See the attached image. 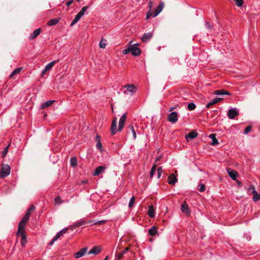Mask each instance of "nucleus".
<instances>
[{
  "mask_svg": "<svg viewBox=\"0 0 260 260\" xmlns=\"http://www.w3.org/2000/svg\"><path fill=\"white\" fill-rule=\"evenodd\" d=\"M41 29L40 28H38L35 30L32 34H30L29 36V39L32 40L38 36L41 33Z\"/></svg>",
  "mask_w": 260,
  "mask_h": 260,
  "instance_id": "14",
  "label": "nucleus"
},
{
  "mask_svg": "<svg viewBox=\"0 0 260 260\" xmlns=\"http://www.w3.org/2000/svg\"><path fill=\"white\" fill-rule=\"evenodd\" d=\"M214 94L219 95H231V93L224 89H218L214 91Z\"/></svg>",
  "mask_w": 260,
  "mask_h": 260,
  "instance_id": "13",
  "label": "nucleus"
},
{
  "mask_svg": "<svg viewBox=\"0 0 260 260\" xmlns=\"http://www.w3.org/2000/svg\"><path fill=\"white\" fill-rule=\"evenodd\" d=\"M177 116H178V114H177V112H172L168 115V117L167 118L168 120L170 122L174 123L176 122L178 120Z\"/></svg>",
  "mask_w": 260,
  "mask_h": 260,
  "instance_id": "3",
  "label": "nucleus"
},
{
  "mask_svg": "<svg viewBox=\"0 0 260 260\" xmlns=\"http://www.w3.org/2000/svg\"><path fill=\"white\" fill-rule=\"evenodd\" d=\"M135 201V197L133 196L131 198V199L129 201V204H128V207L129 208H132L133 206Z\"/></svg>",
  "mask_w": 260,
  "mask_h": 260,
  "instance_id": "36",
  "label": "nucleus"
},
{
  "mask_svg": "<svg viewBox=\"0 0 260 260\" xmlns=\"http://www.w3.org/2000/svg\"><path fill=\"white\" fill-rule=\"evenodd\" d=\"M250 190H251V191L255 190V188L253 186H251V187L249 188Z\"/></svg>",
  "mask_w": 260,
  "mask_h": 260,
  "instance_id": "63",
  "label": "nucleus"
},
{
  "mask_svg": "<svg viewBox=\"0 0 260 260\" xmlns=\"http://www.w3.org/2000/svg\"><path fill=\"white\" fill-rule=\"evenodd\" d=\"M62 235V234H60V233L59 232L56 234V235L54 237L53 239L56 241Z\"/></svg>",
  "mask_w": 260,
  "mask_h": 260,
  "instance_id": "47",
  "label": "nucleus"
},
{
  "mask_svg": "<svg viewBox=\"0 0 260 260\" xmlns=\"http://www.w3.org/2000/svg\"><path fill=\"white\" fill-rule=\"evenodd\" d=\"M8 149H9V146H6L4 148V149L2 152V156L3 157H5L6 156V155L7 154V153L8 151Z\"/></svg>",
  "mask_w": 260,
  "mask_h": 260,
  "instance_id": "41",
  "label": "nucleus"
},
{
  "mask_svg": "<svg viewBox=\"0 0 260 260\" xmlns=\"http://www.w3.org/2000/svg\"><path fill=\"white\" fill-rule=\"evenodd\" d=\"M154 0H150L149 2L148 7L149 10H151L153 7V4H154Z\"/></svg>",
  "mask_w": 260,
  "mask_h": 260,
  "instance_id": "44",
  "label": "nucleus"
},
{
  "mask_svg": "<svg viewBox=\"0 0 260 260\" xmlns=\"http://www.w3.org/2000/svg\"><path fill=\"white\" fill-rule=\"evenodd\" d=\"M54 102H55V100L47 101L43 103L41 105V108L45 109V108L50 106V105H51Z\"/></svg>",
  "mask_w": 260,
  "mask_h": 260,
  "instance_id": "20",
  "label": "nucleus"
},
{
  "mask_svg": "<svg viewBox=\"0 0 260 260\" xmlns=\"http://www.w3.org/2000/svg\"><path fill=\"white\" fill-rule=\"evenodd\" d=\"M74 2V0H69V1H68L66 3V5L67 6L69 7L71 5H72Z\"/></svg>",
  "mask_w": 260,
  "mask_h": 260,
  "instance_id": "55",
  "label": "nucleus"
},
{
  "mask_svg": "<svg viewBox=\"0 0 260 260\" xmlns=\"http://www.w3.org/2000/svg\"><path fill=\"white\" fill-rule=\"evenodd\" d=\"M148 214L151 217H153L155 216V211H154L153 205H151V206H149Z\"/></svg>",
  "mask_w": 260,
  "mask_h": 260,
  "instance_id": "24",
  "label": "nucleus"
},
{
  "mask_svg": "<svg viewBox=\"0 0 260 260\" xmlns=\"http://www.w3.org/2000/svg\"><path fill=\"white\" fill-rule=\"evenodd\" d=\"M164 7V4L163 2H160L158 6L156 9L155 10L154 14L153 15V17L156 16L157 15L159 14V13L162 10Z\"/></svg>",
  "mask_w": 260,
  "mask_h": 260,
  "instance_id": "11",
  "label": "nucleus"
},
{
  "mask_svg": "<svg viewBox=\"0 0 260 260\" xmlns=\"http://www.w3.org/2000/svg\"><path fill=\"white\" fill-rule=\"evenodd\" d=\"M199 186H200V188H199V190L200 192H203L205 190L206 188H205V185H204L203 184H200L199 185Z\"/></svg>",
  "mask_w": 260,
  "mask_h": 260,
  "instance_id": "43",
  "label": "nucleus"
},
{
  "mask_svg": "<svg viewBox=\"0 0 260 260\" xmlns=\"http://www.w3.org/2000/svg\"><path fill=\"white\" fill-rule=\"evenodd\" d=\"M152 37V34L151 32L144 34L142 37L141 40L143 42H146Z\"/></svg>",
  "mask_w": 260,
  "mask_h": 260,
  "instance_id": "15",
  "label": "nucleus"
},
{
  "mask_svg": "<svg viewBox=\"0 0 260 260\" xmlns=\"http://www.w3.org/2000/svg\"><path fill=\"white\" fill-rule=\"evenodd\" d=\"M236 2V4L238 7H241L243 4V0H234Z\"/></svg>",
  "mask_w": 260,
  "mask_h": 260,
  "instance_id": "39",
  "label": "nucleus"
},
{
  "mask_svg": "<svg viewBox=\"0 0 260 260\" xmlns=\"http://www.w3.org/2000/svg\"><path fill=\"white\" fill-rule=\"evenodd\" d=\"M55 242V241L53 239H52V240L49 243L48 245L51 246L54 244Z\"/></svg>",
  "mask_w": 260,
  "mask_h": 260,
  "instance_id": "60",
  "label": "nucleus"
},
{
  "mask_svg": "<svg viewBox=\"0 0 260 260\" xmlns=\"http://www.w3.org/2000/svg\"><path fill=\"white\" fill-rule=\"evenodd\" d=\"M252 193L253 194V200L254 201H258L260 200V193L258 194L255 190L252 191Z\"/></svg>",
  "mask_w": 260,
  "mask_h": 260,
  "instance_id": "27",
  "label": "nucleus"
},
{
  "mask_svg": "<svg viewBox=\"0 0 260 260\" xmlns=\"http://www.w3.org/2000/svg\"><path fill=\"white\" fill-rule=\"evenodd\" d=\"M212 104L211 103V102H209L206 106V108H209L211 106H212Z\"/></svg>",
  "mask_w": 260,
  "mask_h": 260,
  "instance_id": "62",
  "label": "nucleus"
},
{
  "mask_svg": "<svg viewBox=\"0 0 260 260\" xmlns=\"http://www.w3.org/2000/svg\"><path fill=\"white\" fill-rule=\"evenodd\" d=\"M205 25H206V27L209 29H211L212 28V25L208 22H206Z\"/></svg>",
  "mask_w": 260,
  "mask_h": 260,
  "instance_id": "56",
  "label": "nucleus"
},
{
  "mask_svg": "<svg viewBox=\"0 0 260 260\" xmlns=\"http://www.w3.org/2000/svg\"><path fill=\"white\" fill-rule=\"evenodd\" d=\"M163 172L162 167H160L157 169V178H159L161 176V173Z\"/></svg>",
  "mask_w": 260,
  "mask_h": 260,
  "instance_id": "38",
  "label": "nucleus"
},
{
  "mask_svg": "<svg viewBox=\"0 0 260 260\" xmlns=\"http://www.w3.org/2000/svg\"><path fill=\"white\" fill-rule=\"evenodd\" d=\"M251 130V126H247L244 131V134H247L248 133H249Z\"/></svg>",
  "mask_w": 260,
  "mask_h": 260,
  "instance_id": "42",
  "label": "nucleus"
},
{
  "mask_svg": "<svg viewBox=\"0 0 260 260\" xmlns=\"http://www.w3.org/2000/svg\"><path fill=\"white\" fill-rule=\"evenodd\" d=\"M131 53L134 56H137L140 54L141 50L135 46V44L130 45Z\"/></svg>",
  "mask_w": 260,
  "mask_h": 260,
  "instance_id": "4",
  "label": "nucleus"
},
{
  "mask_svg": "<svg viewBox=\"0 0 260 260\" xmlns=\"http://www.w3.org/2000/svg\"><path fill=\"white\" fill-rule=\"evenodd\" d=\"M10 173V167L8 165L3 164L2 165L1 171L0 172V177L1 178H5Z\"/></svg>",
  "mask_w": 260,
  "mask_h": 260,
  "instance_id": "2",
  "label": "nucleus"
},
{
  "mask_svg": "<svg viewBox=\"0 0 260 260\" xmlns=\"http://www.w3.org/2000/svg\"><path fill=\"white\" fill-rule=\"evenodd\" d=\"M29 217L30 216L28 215V213H25L24 216L20 220L18 224L17 236H19V232L21 231V230H23V229L25 226L26 222L28 221L29 219Z\"/></svg>",
  "mask_w": 260,
  "mask_h": 260,
  "instance_id": "1",
  "label": "nucleus"
},
{
  "mask_svg": "<svg viewBox=\"0 0 260 260\" xmlns=\"http://www.w3.org/2000/svg\"><path fill=\"white\" fill-rule=\"evenodd\" d=\"M35 207L34 205H31L27 209L26 213H28V215L30 216L31 212L34 211L35 210Z\"/></svg>",
  "mask_w": 260,
  "mask_h": 260,
  "instance_id": "37",
  "label": "nucleus"
},
{
  "mask_svg": "<svg viewBox=\"0 0 260 260\" xmlns=\"http://www.w3.org/2000/svg\"><path fill=\"white\" fill-rule=\"evenodd\" d=\"M106 40L104 39H102L100 42L99 46L101 48H105L106 46L107 45L106 43Z\"/></svg>",
  "mask_w": 260,
  "mask_h": 260,
  "instance_id": "33",
  "label": "nucleus"
},
{
  "mask_svg": "<svg viewBox=\"0 0 260 260\" xmlns=\"http://www.w3.org/2000/svg\"><path fill=\"white\" fill-rule=\"evenodd\" d=\"M62 201H61V199L60 197L57 196L54 199V203L55 205H60Z\"/></svg>",
  "mask_w": 260,
  "mask_h": 260,
  "instance_id": "32",
  "label": "nucleus"
},
{
  "mask_svg": "<svg viewBox=\"0 0 260 260\" xmlns=\"http://www.w3.org/2000/svg\"><path fill=\"white\" fill-rule=\"evenodd\" d=\"M81 18V10L80 11L77 15L75 16V18L73 19L72 22H71L70 26H72L75 25Z\"/></svg>",
  "mask_w": 260,
  "mask_h": 260,
  "instance_id": "16",
  "label": "nucleus"
},
{
  "mask_svg": "<svg viewBox=\"0 0 260 260\" xmlns=\"http://www.w3.org/2000/svg\"><path fill=\"white\" fill-rule=\"evenodd\" d=\"M126 119V114L125 113L122 115L120 117L119 121V125H118V131L121 132L124 125V123Z\"/></svg>",
  "mask_w": 260,
  "mask_h": 260,
  "instance_id": "5",
  "label": "nucleus"
},
{
  "mask_svg": "<svg viewBox=\"0 0 260 260\" xmlns=\"http://www.w3.org/2000/svg\"><path fill=\"white\" fill-rule=\"evenodd\" d=\"M131 47L129 46L128 48L123 50L122 53L123 54H126L129 52H131Z\"/></svg>",
  "mask_w": 260,
  "mask_h": 260,
  "instance_id": "51",
  "label": "nucleus"
},
{
  "mask_svg": "<svg viewBox=\"0 0 260 260\" xmlns=\"http://www.w3.org/2000/svg\"><path fill=\"white\" fill-rule=\"evenodd\" d=\"M153 14V13H152V11L149 10V11L147 13L146 19H148V18H149L150 17L152 16Z\"/></svg>",
  "mask_w": 260,
  "mask_h": 260,
  "instance_id": "49",
  "label": "nucleus"
},
{
  "mask_svg": "<svg viewBox=\"0 0 260 260\" xmlns=\"http://www.w3.org/2000/svg\"><path fill=\"white\" fill-rule=\"evenodd\" d=\"M124 87L126 88V91L132 92V94L136 92V87L133 84L125 85Z\"/></svg>",
  "mask_w": 260,
  "mask_h": 260,
  "instance_id": "22",
  "label": "nucleus"
},
{
  "mask_svg": "<svg viewBox=\"0 0 260 260\" xmlns=\"http://www.w3.org/2000/svg\"><path fill=\"white\" fill-rule=\"evenodd\" d=\"M55 63V61H53L49 63L45 68L44 70L42 72V75H43L46 72L50 70L54 66Z\"/></svg>",
  "mask_w": 260,
  "mask_h": 260,
  "instance_id": "18",
  "label": "nucleus"
},
{
  "mask_svg": "<svg viewBox=\"0 0 260 260\" xmlns=\"http://www.w3.org/2000/svg\"><path fill=\"white\" fill-rule=\"evenodd\" d=\"M62 235V234H60V233L59 232L56 234V235L54 237L53 239L56 241Z\"/></svg>",
  "mask_w": 260,
  "mask_h": 260,
  "instance_id": "45",
  "label": "nucleus"
},
{
  "mask_svg": "<svg viewBox=\"0 0 260 260\" xmlns=\"http://www.w3.org/2000/svg\"><path fill=\"white\" fill-rule=\"evenodd\" d=\"M77 160L76 157H72L70 159V164L72 167H75L76 166Z\"/></svg>",
  "mask_w": 260,
  "mask_h": 260,
  "instance_id": "28",
  "label": "nucleus"
},
{
  "mask_svg": "<svg viewBox=\"0 0 260 260\" xmlns=\"http://www.w3.org/2000/svg\"><path fill=\"white\" fill-rule=\"evenodd\" d=\"M178 180L174 174H172L168 177V183L170 184L174 185Z\"/></svg>",
  "mask_w": 260,
  "mask_h": 260,
  "instance_id": "10",
  "label": "nucleus"
},
{
  "mask_svg": "<svg viewBox=\"0 0 260 260\" xmlns=\"http://www.w3.org/2000/svg\"><path fill=\"white\" fill-rule=\"evenodd\" d=\"M148 233L151 236H155L157 233V227L155 226H152L149 230Z\"/></svg>",
  "mask_w": 260,
  "mask_h": 260,
  "instance_id": "23",
  "label": "nucleus"
},
{
  "mask_svg": "<svg viewBox=\"0 0 260 260\" xmlns=\"http://www.w3.org/2000/svg\"><path fill=\"white\" fill-rule=\"evenodd\" d=\"M87 249H88V248L87 247L82 248V256L85 255L86 254Z\"/></svg>",
  "mask_w": 260,
  "mask_h": 260,
  "instance_id": "54",
  "label": "nucleus"
},
{
  "mask_svg": "<svg viewBox=\"0 0 260 260\" xmlns=\"http://www.w3.org/2000/svg\"><path fill=\"white\" fill-rule=\"evenodd\" d=\"M128 128L131 129V131L132 132L133 138L135 139L137 137V135H136V132L134 129L133 126L132 125H129L128 126Z\"/></svg>",
  "mask_w": 260,
  "mask_h": 260,
  "instance_id": "35",
  "label": "nucleus"
},
{
  "mask_svg": "<svg viewBox=\"0 0 260 260\" xmlns=\"http://www.w3.org/2000/svg\"><path fill=\"white\" fill-rule=\"evenodd\" d=\"M22 68H16L15 69L13 72L10 75V77H12L14 75L17 74H18L21 70Z\"/></svg>",
  "mask_w": 260,
  "mask_h": 260,
  "instance_id": "29",
  "label": "nucleus"
},
{
  "mask_svg": "<svg viewBox=\"0 0 260 260\" xmlns=\"http://www.w3.org/2000/svg\"><path fill=\"white\" fill-rule=\"evenodd\" d=\"M223 99L220 98H216L214 99L212 101H211V103L213 105L218 103L219 102H220L221 100H222Z\"/></svg>",
  "mask_w": 260,
  "mask_h": 260,
  "instance_id": "34",
  "label": "nucleus"
},
{
  "mask_svg": "<svg viewBox=\"0 0 260 260\" xmlns=\"http://www.w3.org/2000/svg\"><path fill=\"white\" fill-rule=\"evenodd\" d=\"M105 169L106 168L104 166H99L95 169L93 175L94 176H99Z\"/></svg>",
  "mask_w": 260,
  "mask_h": 260,
  "instance_id": "17",
  "label": "nucleus"
},
{
  "mask_svg": "<svg viewBox=\"0 0 260 260\" xmlns=\"http://www.w3.org/2000/svg\"><path fill=\"white\" fill-rule=\"evenodd\" d=\"M175 109V107H170V110H169V111H173L174 109Z\"/></svg>",
  "mask_w": 260,
  "mask_h": 260,
  "instance_id": "64",
  "label": "nucleus"
},
{
  "mask_svg": "<svg viewBox=\"0 0 260 260\" xmlns=\"http://www.w3.org/2000/svg\"><path fill=\"white\" fill-rule=\"evenodd\" d=\"M59 22V20L56 18H53L47 22V25L49 26H53L57 24Z\"/></svg>",
  "mask_w": 260,
  "mask_h": 260,
  "instance_id": "26",
  "label": "nucleus"
},
{
  "mask_svg": "<svg viewBox=\"0 0 260 260\" xmlns=\"http://www.w3.org/2000/svg\"><path fill=\"white\" fill-rule=\"evenodd\" d=\"M62 235V234H60V233L59 232L56 234V235L54 237L53 239L56 241Z\"/></svg>",
  "mask_w": 260,
  "mask_h": 260,
  "instance_id": "48",
  "label": "nucleus"
},
{
  "mask_svg": "<svg viewBox=\"0 0 260 260\" xmlns=\"http://www.w3.org/2000/svg\"><path fill=\"white\" fill-rule=\"evenodd\" d=\"M75 256L76 258L81 257V249L75 254Z\"/></svg>",
  "mask_w": 260,
  "mask_h": 260,
  "instance_id": "50",
  "label": "nucleus"
},
{
  "mask_svg": "<svg viewBox=\"0 0 260 260\" xmlns=\"http://www.w3.org/2000/svg\"><path fill=\"white\" fill-rule=\"evenodd\" d=\"M197 136H198V133L196 132L193 131H191V132H190L187 135V136H186V139L189 138L190 139H194L196 137H197Z\"/></svg>",
  "mask_w": 260,
  "mask_h": 260,
  "instance_id": "25",
  "label": "nucleus"
},
{
  "mask_svg": "<svg viewBox=\"0 0 260 260\" xmlns=\"http://www.w3.org/2000/svg\"><path fill=\"white\" fill-rule=\"evenodd\" d=\"M95 141L96 142H100V137L99 135L96 136Z\"/></svg>",
  "mask_w": 260,
  "mask_h": 260,
  "instance_id": "59",
  "label": "nucleus"
},
{
  "mask_svg": "<svg viewBox=\"0 0 260 260\" xmlns=\"http://www.w3.org/2000/svg\"><path fill=\"white\" fill-rule=\"evenodd\" d=\"M102 147V145L101 142H96V148L99 150H101Z\"/></svg>",
  "mask_w": 260,
  "mask_h": 260,
  "instance_id": "52",
  "label": "nucleus"
},
{
  "mask_svg": "<svg viewBox=\"0 0 260 260\" xmlns=\"http://www.w3.org/2000/svg\"><path fill=\"white\" fill-rule=\"evenodd\" d=\"M110 131H111V133L112 135H114V134H115L117 131V118L116 117H114L112 121Z\"/></svg>",
  "mask_w": 260,
  "mask_h": 260,
  "instance_id": "6",
  "label": "nucleus"
},
{
  "mask_svg": "<svg viewBox=\"0 0 260 260\" xmlns=\"http://www.w3.org/2000/svg\"><path fill=\"white\" fill-rule=\"evenodd\" d=\"M181 211L186 214H189V212L188 210V206L186 203V202H184L181 206Z\"/></svg>",
  "mask_w": 260,
  "mask_h": 260,
  "instance_id": "19",
  "label": "nucleus"
},
{
  "mask_svg": "<svg viewBox=\"0 0 260 260\" xmlns=\"http://www.w3.org/2000/svg\"><path fill=\"white\" fill-rule=\"evenodd\" d=\"M156 165H154L152 166V167L151 168V171H150V177L151 178H152L155 172V170H156Z\"/></svg>",
  "mask_w": 260,
  "mask_h": 260,
  "instance_id": "31",
  "label": "nucleus"
},
{
  "mask_svg": "<svg viewBox=\"0 0 260 260\" xmlns=\"http://www.w3.org/2000/svg\"><path fill=\"white\" fill-rule=\"evenodd\" d=\"M124 254H123V252H120L118 253H117V254L116 255V259L117 260H120L121 259L123 256Z\"/></svg>",
  "mask_w": 260,
  "mask_h": 260,
  "instance_id": "40",
  "label": "nucleus"
},
{
  "mask_svg": "<svg viewBox=\"0 0 260 260\" xmlns=\"http://www.w3.org/2000/svg\"><path fill=\"white\" fill-rule=\"evenodd\" d=\"M20 235L21 237V244L22 246H24L26 243V237L24 230H21L19 232V235Z\"/></svg>",
  "mask_w": 260,
  "mask_h": 260,
  "instance_id": "12",
  "label": "nucleus"
},
{
  "mask_svg": "<svg viewBox=\"0 0 260 260\" xmlns=\"http://www.w3.org/2000/svg\"><path fill=\"white\" fill-rule=\"evenodd\" d=\"M236 181H237V184H238V186H242V183L241 181H240L238 180L237 179V180H236Z\"/></svg>",
  "mask_w": 260,
  "mask_h": 260,
  "instance_id": "61",
  "label": "nucleus"
},
{
  "mask_svg": "<svg viewBox=\"0 0 260 260\" xmlns=\"http://www.w3.org/2000/svg\"><path fill=\"white\" fill-rule=\"evenodd\" d=\"M227 172L230 177L234 180H237V176H238V173L235 170L231 169L230 168H227Z\"/></svg>",
  "mask_w": 260,
  "mask_h": 260,
  "instance_id": "8",
  "label": "nucleus"
},
{
  "mask_svg": "<svg viewBox=\"0 0 260 260\" xmlns=\"http://www.w3.org/2000/svg\"><path fill=\"white\" fill-rule=\"evenodd\" d=\"M106 222V220H100L94 223L95 225H101L103 224Z\"/></svg>",
  "mask_w": 260,
  "mask_h": 260,
  "instance_id": "53",
  "label": "nucleus"
},
{
  "mask_svg": "<svg viewBox=\"0 0 260 260\" xmlns=\"http://www.w3.org/2000/svg\"><path fill=\"white\" fill-rule=\"evenodd\" d=\"M68 230V228H64V229L61 230L60 231H59V232L60 233V234H63L66 233L67 232Z\"/></svg>",
  "mask_w": 260,
  "mask_h": 260,
  "instance_id": "58",
  "label": "nucleus"
},
{
  "mask_svg": "<svg viewBox=\"0 0 260 260\" xmlns=\"http://www.w3.org/2000/svg\"><path fill=\"white\" fill-rule=\"evenodd\" d=\"M88 6H85L82 8V16L84 14V13L86 11V10L88 9Z\"/></svg>",
  "mask_w": 260,
  "mask_h": 260,
  "instance_id": "57",
  "label": "nucleus"
},
{
  "mask_svg": "<svg viewBox=\"0 0 260 260\" xmlns=\"http://www.w3.org/2000/svg\"><path fill=\"white\" fill-rule=\"evenodd\" d=\"M196 108V105L193 103H189L187 105V108L189 110L191 111L195 109Z\"/></svg>",
  "mask_w": 260,
  "mask_h": 260,
  "instance_id": "30",
  "label": "nucleus"
},
{
  "mask_svg": "<svg viewBox=\"0 0 260 260\" xmlns=\"http://www.w3.org/2000/svg\"><path fill=\"white\" fill-rule=\"evenodd\" d=\"M101 251V248L100 246H96L93 247L91 249L88 251L87 254H93L97 255Z\"/></svg>",
  "mask_w": 260,
  "mask_h": 260,
  "instance_id": "9",
  "label": "nucleus"
},
{
  "mask_svg": "<svg viewBox=\"0 0 260 260\" xmlns=\"http://www.w3.org/2000/svg\"><path fill=\"white\" fill-rule=\"evenodd\" d=\"M62 235V234H60V233L59 232L56 234V235L54 237L53 239L56 241Z\"/></svg>",
  "mask_w": 260,
  "mask_h": 260,
  "instance_id": "46",
  "label": "nucleus"
},
{
  "mask_svg": "<svg viewBox=\"0 0 260 260\" xmlns=\"http://www.w3.org/2000/svg\"><path fill=\"white\" fill-rule=\"evenodd\" d=\"M238 114L239 113L235 108L229 109L228 113V115L230 119H234Z\"/></svg>",
  "mask_w": 260,
  "mask_h": 260,
  "instance_id": "7",
  "label": "nucleus"
},
{
  "mask_svg": "<svg viewBox=\"0 0 260 260\" xmlns=\"http://www.w3.org/2000/svg\"><path fill=\"white\" fill-rule=\"evenodd\" d=\"M209 137L212 139V142L211 143V145L213 146L217 145L218 144V142L217 139L216 138V135L214 134H210Z\"/></svg>",
  "mask_w": 260,
  "mask_h": 260,
  "instance_id": "21",
  "label": "nucleus"
}]
</instances>
